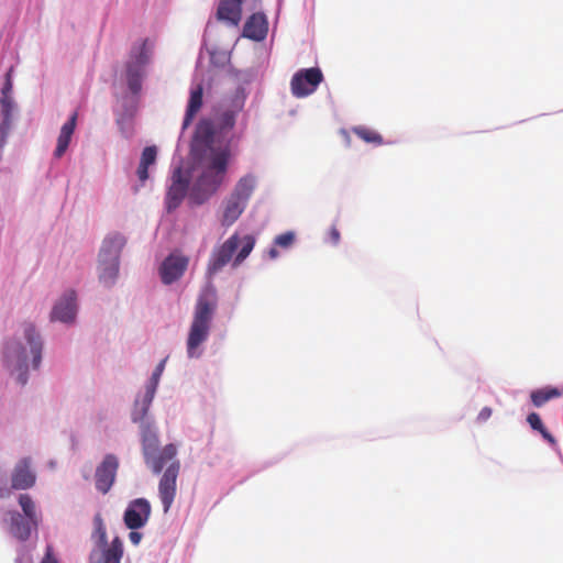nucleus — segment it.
Wrapping results in <instances>:
<instances>
[{"label": "nucleus", "mask_w": 563, "mask_h": 563, "mask_svg": "<svg viewBox=\"0 0 563 563\" xmlns=\"http://www.w3.org/2000/svg\"><path fill=\"white\" fill-rule=\"evenodd\" d=\"M214 139L212 122L201 120L191 142V152L203 168L189 192V199L196 205L203 203L218 190L227 172L230 150L228 146H217Z\"/></svg>", "instance_id": "obj_1"}, {"label": "nucleus", "mask_w": 563, "mask_h": 563, "mask_svg": "<svg viewBox=\"0 0 563 563\" xmlns=\"http://www.w3.org/2000/svg\"><path fill=\"white\" fill-rule=\"evenodd\" d=\"M23 333L29 345V352L26 347L16 340L8 341L4 349L5 366L21 386L27 384L29 357L31 356L32 358V368L38 369L43 347L41 336L33 323H24Z\"/></svg>", "instance_id": "obj_2"}, {"label": "nucleus", "mask_w": 563, "mask_h": 563, "mask_svg": "<svg viewBox=\"0 0 563 563\" xmlns=\"http://www.w3.org/2000/svg\"><path fill=\"white\" fill-rule=\"evenodd\" d=\"M217 309V292L209 285L198 296L192 322L187 339V353L189 357H198V347L207 341L211 321Z\"/></svg>", "instance_id": "obj_3"}, {"label": "nucleus", "mask_w": 563, "mask_h": 563, "mask_svg": "<svg viewBox=\"0 0 563 563\" xmlns=\"http://www.w3.org/2000/svg\"><path fill=\"white\" fill-rule=\"evenodd\" d=\"M255 243L256 240L251 234L233 233L221 245L213 249L207 268L208 274H217L230 262L233 268L239 267L251 254Z\"/></svg>", "instance_id": "obj_4"}, {"label": "nucleus", "mask_w": 563, "mask_h": 563, "mask_svg": "<svg viewBox=\"0 0 563 563\" xmlns=\"http://www.w3.org/2000/svg\"><path fill=\"white\" fill-rule=\"evenodd\" d=\"M157 433L148 424H142V453L145 464L154 474H159L164 466L173 461L177 455V448L169 443L163 449H158Z\"/></svg>", "instance_id": "obj_5"}, {"label": "nucleus", "mask_w": 563, "mask_h": 563, "mask_svg": "<svg viewBox=\"0 0 563 563\" xmlns=\"http://www.w3.org/2000/svg\"><path fill=\"white\" fill-rule=\"evenodd\" d=\"M126 240L123 235L115 233L103 240L99 253V279L107 286H111L119 274V258Z\"/></svg>", "instance_id": "obj_6"}, {"label": "nucleus", "mask_w": 563, "mask_h": 563, "mask_svg": "<svg viewBox=\"0 0 563 563\" xmlns=\"http://www.w3.org/2000/svg\"><path fill=\"white\" fill-rule=\"evenodd\" d=\"M97 540L91 550L88 563H121L123 556V542L120 537L108 542L107 530L100 515L95 517Z\"/></svg>", "instance_id": "obj_7"}, {"label": "nucleus", "mask_w": 563, "mask_h": 563, "mask_svg": "<svg viewBox=\"0 0 563 563\" xmlns=\"http://www.w3.org/2000/svg\"><path fill=\"white\" fill-rule=\"evenodd\" d=\"M323 80L320 68L311 67L298 70L291 78L290 89L296 98H305L313 93Z\"/></svg>", "instance_id": "obj_8"}, {"label": "nucleus", "mask_w": 563, "mask_h": 563, "mask_svg": "<svg viewBox=\"0 0 563 563\" xmlns=\"http://www.w3.org/2000/svg\"><path fill=\"white\" fill-rule=\"evenodd\" d=\"M180 470V463L177 460L169 462L158 484V495L162 500L164 512L170 509L177 492V477Z\"/></svg>", "instance_id": "obj_9"}, {"label": "nucleus", "mask_w": 563, "mask_h": 563, "mask_svg": "<svg viewBox=\"0 0 563 563\" xmlns=\"http://www.w3.org/2000/svg\"><path fill=\"white\" fill-rule=\"evenodd\" d=\"M165 364H166V358L162 360L157 364V366L155 367V369L150 378V382L146 386V391H145L143 399L141 400V402L139 400L135 401V409L132 413V420L134 422L143 421V419L147 415L148 408L154 399L161 376L164 372Z\"/></svg>", "instance_id": "obj_10"}, {"label": "nucleus", "mask_w": 563, "mask_h": 563, "mask_svg": "<svg viewBox=\"0 0 563 563\" xmlns=\"http://www.w3.org/2000/svg\"><path fill=\"white\" fill-rule=\"evenodd\" d=\"M189 264V257L175 251L170 253L161 264L159 275L163 284L170 285L185 274Z\"/></svg>", "instance_id": "obj_11"}, {"label": "nucleus", "mask_w": 563, "mask_h": 563, "mask_svg": "<svg viewBox=\"0 0 563 563\" xmlns=\"http://www.w3.org/2000/svg\"><path fill=\"white\" fill-rule=\"evenodd\" d=\"M118 468V457L113 454H107L96 468L95 481L98 492L107 494L111 489L117 477Z\"/></svg>", "instance_id": "obj_12"}, {"label": "nucleus", "mask_w": 563, "mask_h": 563, "mask_svg": "<svg viewBox=\"0 0 563 563\" xmlns=\"http://www.w3.org/2000/svg\"><path fill=\"white\" fill-rule=\"evenodd\" d=\"M151 516V505L145 498L131 501L124 511L123 520L131 530H137L146 525Z\"/></svg>", "instance_id": "obj_13"}, {"label": "nucleus", "mask_w": 563, "mask_h": 563, "mask_svg": "<svg viewBox=\"0 0 563 563\" xmlns=\"http://www.w3.org/2000/svg\"><path fill=\"white\" fill-rule=\"evenodd\" d=\"M188 176L184 175L180 167L176 168L173 173L172 184L166 195V208L168 211H173L179 207L188 191Z\"/></svg>", "instance_id": "obj_14"}, {"label": "nucleus", "mask_w": 563, "mask_h": 563, "mask_svg": "<svg viewBox=\"0 0 563 563\" xmlns=\"http://www.w3.org/2000/svg\"><path fill=\"white\" fill-rule=\"evenodd\" d=\"M36 482V474L32 470L30 457L21 459L11 473V487L16 490H26L32 488Z\"/></svg>", "instance_id": "obj_15"}, {"label": "nucleus", "mask_w": 563, "mask_h": 563, "mask_svg": "<svg viewBox=\"0 0 563 563\" xmlns=\"http://www.w3.org/2000/svg\"><path fill=\"white\" fill-rule=\"evenodd\" d=\"M76 292L68 290L53 307L51 319L60 322H71L76 317Z\"/></svg>", "instance_id": "obj_16"}, {"label": "nucleus", "mask_w": 563, "mask_h": 563, "mask_svg": "<svg viewBox=\"0 0 563 563\" xmlns=\"http://www.w3.org/2000/svg\"><path fill=\"white\" fill-rule=\"evenodd\" d=\"M147 63V56L144 46L135 55L134 60L126 65V80L129 89L134 93H139L142 88V68Z\"/></svg>", "instance_id": "obj_17"}, {"label": "nucleus", "mask_w": 563, "mask_h": 563, "mask_svg": "<svg viewBox=\"0 0 563 563\" xmlns=\"http://www.w3.org/2000/svg\"><path fill=\"white\" fill-rule=\"evenodd\" d=\"M267 20L263 13H253L243 26V36L254 41H262L267 34Z\"/></svg>", "instance_id": "obj_18"}, {"label": "nucleus", "mask_w": 563, "mask_h": 563, "mask_svg": "<svg viewBox=\"0 0 563 563\" xmlns=\"http://www.w3.org/2000/svg\"><path fill=\"white\" fill-rule=\"evenodd\" d=\"M10 532L13 537L21 541H26L32 533V530H36L38 525H33L29 518L23 517L18 511H10Z\"/></svg>", "instance_id": "obj_19"}, {"label": "nucleus", "mask_w": 563, "mask_h": 563, "mask_svg": "<svg viewBox=\"0 0 563 563\" xmlns=\"http://www.w3.org/2000/svg\"><path fill=\"white\" fill-rule=\"evenodd\" d=\"M242 2L243 0H221L217 10L218 19L238 26L242 18Z\"/></svg>", "instance_id": "obj_20"}, {"label": "nucleus", "mask_w": 563, "mask_h": 563, "mask_svg": "<svg viewBox=\"0 0 563 563\" xmlns=\"http://www.w3.org/2000/svg\"><path fill=\"white\" fill-rule=\"evenodd\" d=\"M77 112H74L67 122L63 124L60 128L59 135L57 137L56 148L54 151V156L56 158H60L67 151L68 145L70 143L71 136L75 132L76 123H77Z\"/></svg>", "instance_id": "obj_21"}, {"label": "nucleus", "mask_w": 563, "mask_h": 563, "mask_svg": "<svg viewBox=\"0 0 563 563\" xmlns=\"http://www.w3.org/2000/svg\"><path fill=\"white\" fill-rule=\"evenodd\" d=\"M202 95H203V87L201 84H197L195 87L190 90V97L188 100V106L186 109V114L183 122V129H187L196 114L199 112V110L202 107Z\"/></svg>", "instance_id": "obj_22"}, {"label": "nucleus", "mask_w": 563, "mask_h": 563, "mask_svg": "<svg viewBox=\"0 0 563 563\" xmlns=\"http://www.w3.org/2000/svg\"><path fill=\"white\" fill-rule=\"evenodd\" d=\"M246 206L243 201L230 196L224 203L221 224L223 227H231L243 213Z\"/></svg>", "instance_id": "obj_23"}, {"label": "nucleus", "mask_w": 563, "mask_h": 563, "mask_svg": "<svg viewBox=\"0 0 563 563\" xmlns=\"http://www.w3.org/2000/svg\"><path fill=\"white\" fill-rule=\"evenodd\" d=\"M255 184L256 179L254 176L245 175L239 179L230 196L247 205V201L254 191Z\"/></svg>", "instance_id": "obj_24"}, {"label": "nucleus", "mask_w": 563, "mask_h": 563, "mask_svg": "<svg viewBox=\"0 0 563 563\" xmlns=\"http://www.w3.org/2000/svg\"><path fill=\"white\" fill-rule=\"evenodd\" d=\"M157 150L155 146H146L141 155V161L137 167V177L141 183L148 178V167L156 162Z\"/></svg>", "instance_id": "obj_25"}, {"label": "nucleus", "mask_w": 563, "mask_h": 563, "mask_svg": "<svg viewBox=\"0 0 563 563\" xmlns=\"http://www.w3.org/2000/svg\"><path fill=\"white\" fill-rule=\"evenodd\" d=\"M19 505L23 510V517L33 521V525L40 523V515L36 511V506L29 494H21L19 496Z\"/></svg>", "instance_id": "obj_26"}, {"label": "nucleus", "mask_w": 563, "mask_h": 563, "mask_svg": "<svg viewBox=\"0 0 563 563\" xmlns=\"http://www.w3.org/2000/svg\"><path fill=\"white\" fill-rule=\"evenodd\" d=\"M561 396V391L558 388L547 387L542 389L533 390L530 395L531 401L536 407L543 406L547 401L558 398Z\"/></svg>", "instance_id": "obj_27"}, {"label": "nucleus", "mask_w": 563, "mask_h": 563, "mask_svg": "<svg viewBox=\"0 0 563 563\" xmlns=\"http://www.w3.org/2000/svg\"><path fill=\"white\" fill-rule=\"evenodd\" d=\"M352 132L366 143L374 144V145L383 144V136L373 129H369V128H366L363 125H358V126H353Z\"/></svg>", "instance_id": "obj_28"}, {"label": "nucleus", "mask_w": 563, "mask_h": 563, "mask_svg": "<svg viewBox=\"0 0 563 563\" xmlns=\"http://www.w3.org/2000/svg\"><path fill=\"white\" fill-rule=\"evenodd\" d=\"M527 421L533 430H537L541 433L543 439H545L550 443H554V438L544 428L541 418L537 412H531L530 415H528Z\"/></svg>", "instance_id": "obj_29"}, {"label": "nucleus", "mask_w": 563, "mask_h": 563, "mask_svg": "<svg viewBox=\"0 0 563 563\" xmlns=\"http://www.w3.org/2000/svg\"><path fill=\"white\" fill-rule=\"evenodd\" d=\"M238 111L236 110H227L221 113L219 118V128L222 131L232 130L235 125Z\"/></svg>", "instance_id": "obj_30"}, {"label": "nucleus", "mask_w": 563, "mask_h": 563, "mask_svg": "<svg viewBox=\"0 0 563 563\" xmlns=\"http://www.w3.org/2000/svg\"><path fill=\"white\" fill-rule=\"evenodd\" d=\"M295 233L291 231L277 235L274 240V245L282 249H289L295 242Z\"/></svg>", "instance_id": "obj_31"}, {"label": "nucleus", "mask_w": 563, "mask_h": 563, "mask_svg": "<svg viewBox=\"0 0 563 563\" xmlns=\"http://www.w3.org/2000/svg\"><path fill=\"white\" fill-rule=\"evenodd\" d=\"M0 104H1L2 118L11 119L12 111L14 108L13 99L11 98V96L10 97H1Z\"/></svg>", "instance_id": "obj_32"}, {"label": "nucleus", "mask_w": 563, "mask_h": 563, "mask_svg": "<svg viewBox=\"0 0 563 563\" xmlns=\"http://www.w3.org/2000/svg\"><path fill=\"white\" fill-rule=\"evenodd\" d=\"M10 125L11 119L2 118V122L0 123V148H2L5 143V137L9 132Z\"/></svg>", "instance_id": "obj_33"}, {"label": "nucleus", "mask_w": 563, "mask_h": 563, "mask_svg": "<svg viewBox=\"0 0 563 563\" xmlns=\"http://www.w3.org/2000/svg\"><path fill=\"white\" fill-rule=\"evenodd\" d=\"M11 91H12V81H11V78H10V74L8 73L7 74V79H5V82L2 87V90H1V97H10L11 96Z\"/></svg>", "instance_id": "obj_34"}, {"label": "nucleus", "mask_w": 563, "mask_h": 563, "mask_svg": "<svg viewBox=\"0 0 563 563\" xmlns=\"http://www.w3.org/2000/svg\"><path fill=\"white\" fill-rule=\"evenodd\" d=\"M492 413H493L492 408H489V407H484V408L479 411V413H478V416H477V421H478V422H485V421H487V420L492 417Z\"/></svg>", "instance_id": "obj_35"}, {"label": "nucleus", "mask_w": 563, "mask_h": 563, "mask_svg": "<svg viewBox=\"0 0 563 563\" xmlns=\"http://www.w3.org/2000/svg\"><path fill=\"white\" fill-rule=\"evenodd\" d=\"M42 563H58L56 558L53 555V549L52 547L46 548V553L42 560Z\"/></svg>", "instance_id": "obj_36"}, {"label": "nucleus", "mask_w": 563, "mask_h": 563, "mask_svg": "<svg viewBox=\"0 0 563 563\" xmlns=\"http://www.w3.org/2000/svg\"><path fill=\"white\" fill-rule=\"evenodd\" d=\"M329 238H330V241L336 245L339 242H340V232L339 230L335 228V227H332L329 231Z\"/></svg>", "instance_id": "obj_37"}, {"label": "nucleus", "mask_w": 563, "mask_h": 563, "mask_svg": "<svg viewBox=\"0 0 563 563\" xmlns=\"http://www.w3.org/2000/svg\"><path fill=\"white\" fill-rule=\"evenodd\" d=\"M129 539L130 541L134 544V545H137L140 542H141V539H142V533L135 531V530H132L130 533H129Z\"/></svg>", "instance_id": "obj_38"}, {"label": "nucleus", "mask_w": 563, "mask_h": 563, "mask_svg": "<svg viewBox=\"0 0 563 563\" xmlns=\"http://www.w3.org/2000/svg\"><path fill=\"white\" fill-rule=\"evenodd\" d=\"M268 255L271 258H276L278 256V252L275 247H272L269 251H268Z\"/></svg>", "instance_id": "obj_39"}, {"label": "nucleus", "mask_w": 563, "mask_h": 563, "mask_svg": "<svg viewBox=\"0 0 563 563\" xmlns=\"http://www.w3.org/2000/svg\"><path fill=\"white\" fill-rule=\"evenodd\" d=\"M341 133L344 136L346 144L350 145L351 137H350L349 133L345 130H342Z\"/></svg>", "instance_id": "obj_40"}]
</instances>
